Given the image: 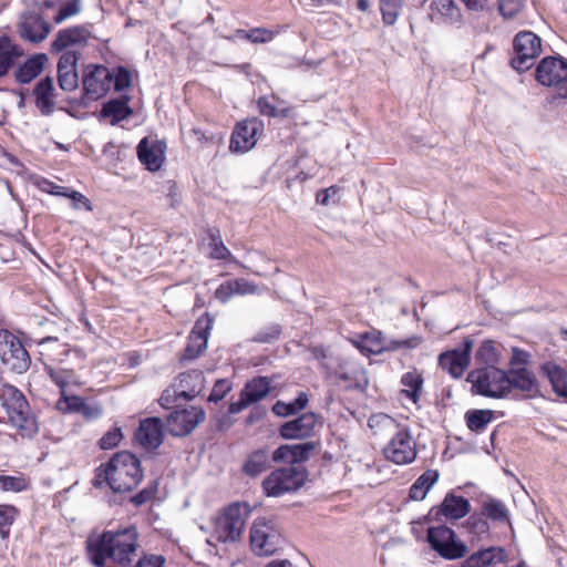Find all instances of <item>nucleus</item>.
Returning a JSON list of instances; mask_svg holds the SVG:
<instances>
[{
  "label": "nucleus",
  "instance_id": "6",
  "mask_svg": "<svg viewBox=\"0 0 567 567\" xmlns=\"http://www.w3.org/2000/svg\"><path fill=\"white\" fill-rule=\"evenodd\" d=\"M542 52L543 41L536 33L527 30L519 31L513 40L509 64L515 71L524 73L535 65Z\"/></svg>",
  "mask_w": 567,
  "mask_h": 567
},
{
  "label": "nucleus",
  "instance_id": "53",
  "mask_svg": "<svg viewBox=\"0 0 567 567\" xmlns=\"http://www.w3.org/2000/svg\"><path fill=\"white\" fill-rule=\"evenodd\" d=\"M276 35V32L266 28H254L248 30L246 34V40L251 43H268Z\"/></svg>",
  "mask_w": 567,
  "mask_h": 567
},
{
  "label": "nucleus",
  "instance_id": "23",
  "mask_svg": "<svg viewBox=\"0 0 567 567\" xmlns=\"http://www.w3.org/2000/svg\"><path fill=\"white\" fill-rule=\"evenodd\" d=\"M401 424L402 422L386 413H372L367 422L368 435L371 439L383 441L391 437Z\"/></svg>",
  "mask_w": 567,
  "mask_h": 567
},
{
  "label": "nucleus",
  "instance_id": "52",
  "mask_svg": "<svg viewBox=\"0 0 567 567\" xmlns=\"http://www.w3.org/2000/svg\"><path fill=\"white\" fill-rule=\"evenodd\" d=\"M328 379L336 385L343 389H350L352 386V373L346 371L342 365H340L334 371L329 372Z\"/></svg>",
  "mask_w": 567,
  "mask_h": 567
},
{
  "label": "nucleus",
  "instance_id": "34",
  "mask_svg": "<svg viewBox=\"0 0 567 567\" xmlns=\"http://www.w3.org/2000/svg\"><path fill=\"white\" fill-rule=\"evenodd\" d=\"M137 156L141 163L153 172L159 169L164 161L163 151L156 145L150 144L146 137L137 145Z\"/></svg>",
  "mask_w": 567,
  "mask_h": 567
},
{
  "label": "nucleus",
  "instance_id": "1",
  "mask_svg": "<svg viewBox=\"0 0 567 567\" xmlns=\"http://www.w3.org/2000/svg\"><path fill=\"white\" fill-rule=\"evenodd\" d=\"M138 547V533L134 526L107 530L86 540L87 557L95 567H109V563L131 567Z\"/></svg>",
  "mask_w": 567,
  "mask_h": 567
},
{
  "label": "nucleus",
  "instance_id": "58",
  "mask_svg": "<svg viewBox=\"0 0 567 567\" xmlns=\"http://www.w3.org/2000/svg\"><path fill=\"white\" fill-rule=\"evenodd\" d=\"M112 82L114 83L115 91H123L131 86V74L125 68L120 66L113 75Z\"/></svg>",
  "mask_w": 567,
  "mask_h": 567
},
{
  "label": "nucleus",
  "instance_id": "10",
  "mask_svg": "<svg viewBox=\"0 0 567 567\" xmlns=\"http://www.w3.org/2000/svg\"><path fill=\"white\" fill-rule=\"evenodd\" d=\"M426 542L440 557L447 560L463 558L467 553V546L458 540L455 532L446 525L429 527Z\"/></svg>",
  "mask_w": 567,
  "mask_h": 567
},
{
  "label": "nucleus",
  "instance_id": "35",
  "mask_svg": "<svg viewBox=\"0 0 567 567\" xmlns=\"http://www.w3.org/2000/svg\"><path fill=\"white\" fill-rule=\"evenodd\" d=\"M440 474L436 470H426L411 485L409 498L412 501H423L432 486L439 481Z\"/></svg>",
  "mask_w": 567,
  "mask_h": 567
},
{
  "label": "nucleus",
  "instance_id": "51",
  "mask_svg": "<svg viewBox=\"0 0 567 567\" xmlns=\"http://www.w3.org/2000/svg\"><path fill=\"white\" fill-rule=\"evenodd\" d=\"M523 8V0H498V11L504 19L515 18Z\"/></svg>",
  "mask_w": 567,
  "mask_h": 567
},
{
  "label": "nucleus",
  "instance_id": "28",
  "mask_svg": "<svg viewBox=\"0 0 567 567\" xmlns=\"http://www.w3.org/2000/svg\"><path fill=\"white\" fill-rule=\"evenodd\" d=\"M400 383L402 385L400 395L420 408L424 384L423 374L417 369L413 368L412 370L402 374Z\"/></svg>",
  "mask_w": 567,
  "mask_h": 567
},
{
  "label": "nucleus",
  "instance_id": "7",
  "mask_svg": "<svg viewBox=\"0 0 567 567\" xmlns=\"http://www.w3.org/2000/svg\"><path fill=\"white\" fill-rule=\"evenodd\" d=\"M307 480L302 465H289L271 472L262 482L264 493L269 497H279L299 489Z\"/></svg>",
  "mask_w": 567,
  "mask_h": 567
},
{
  "label": "nucleus",
  "instance_id": "16",
  "mask_svg": "<svg viewBox=\"0 0 567 567\" xmlns=\"http://www.w3.org/2000/svg\"><path fill=\"white\" fill-rule=\"evenodd\" d=\"M205 420V412L197 406L175 410L166 419V429L173 436L188 435Z\"/></svg>",
  "mask_w": 567,
  "mask_h": 567
},
{
  "label": "nucleus",
  "instance_id": "27",
  "mask_svg": "<svg viewBox=\"0 0 567 567\" xmlns=\"http://www.w3.org/2000/svg\"><path fill=\"white\" fill-rule=\"evenodd\" d=\"M508 555L504 547L492 546L481 548L464 559L460 567H488L496 563L507 561Z\"/></svg>",
  "mask_w": 567,
  "mask_h": 567
},
{
  "label": "nucleus",
  "instance_id": "8",
  "mask_svg": "<svg viewBox=\"0 0 567 567\" xmlns=\"http://www.w3.org/2000/svg\"><path fill=\"white\" fill-rule=\"evenodd\" d=\"M475 393L494 399L508 395L507 372L496 367L476 369L468 374Z\"/></svg>",
  "mask_w": 567,
  "mask_h": 567
},
{
  "label": "nucleus",
  "instance_id": "22",
  "mask_svg": "<svg viewBox=\"0 0 567 567\" xmlns=\"http://www.w3.org/2000/svg\"><path fill=\"white\" fill-rule=\"evenodd\" d=\"M135 440L145 449H157L163 441V422L159 417H147L140 422Z\"/></svg>",
  "mask_w": 567,
  "mask_h": 567
},
{
  "label": "nucleus",
  "instance_id": "45",
  "mask_svg": "<svg viewBox=\"0 0 567 567\" xmlns=\"http://www.w3.org/2000/svg\"><path fill=\"white\" fill-rule=\"evenodd\" d=\"M464 527L467 529L468 533L476 536L487 534L489 530L488 522L486 520L485 516L481 511L471 514L470 517L464 523Z\"/></svg>",
  "mask_w": 567,
  "mask_h": 567
},
{
  "label": "nucleus",
  "instance_id": "39",
  "mask_svg": "<svg viewBox=\"0 0 567 567\" xmlns=\"http://www.w3.org/2000/svg\"><path fill=\"white\" fill-rule=\"evenodd\" d=\"M481 512L485 516L486 520L491 519L494 523L508 524L509 513L505 504L495 498L485 501L481 506Z\"/></svg>",
  "mask_w": 567,
  "mask_h": 567
},
{
  "label": "nucleus",
  "instance_id": "12",
  "mask_svg": "<svg viewBox=\"0 0 567 567\" xmlns=\"http://www.w3.org/2000/svg\"><path fill=\"white\" fill-rule=\"evenodd\" d=\"M0 359L4 365L16 373H24L31 364V359L19 340L8 330H0Z\"/></svg>",
  "mask_w": 567,
  "mask_h": 567
},
{
  "label": "nucleus",
  "instance_id": "25",
  "mask_svg": "<svg viewBox=\"0 0 567 567\" xmlns=\"http://www.w3.org/2000/svg\"><path fill=\"white\" fill-rule=\"evenodd\" d=\"M51 31V25L39 13L23 16L20 23V34L23 39L39 43L42 42Z\"/></svg>",
  "mask_w": 567,
  "mask_h": 567
},
{
  "label": "nucleus",
  "instance_id": "13",
  "mask_svg": "<svg viewBox=\"0 0 567 567\" xmlns=\"http://www.w3.org/2000/svg\"><path fill=\"white\" fill-rule=\"evenodd\" d=\"M471 512V504L464 496L455 495L453 492L446 493L440 505L433 506L427 515L424 516L425 523L447 520H458Z\"/></svg>",
  "mask_w": 567,
  "mask_h": 567
},
{
  "label": "nucleus",
  "instance_id": "56",
  "mask_svg": "<svg viewBox=\"0 0 567 567\" xmlns=\"http://www.w3.org/2000/svg\"><path fill=\"white\" fill-rule=\"evenodd\" d=\"M422 343V338L419 336H412L406 339L401 340H391L388 343V351H395L398 349H414L417 348Z\"/></svg>",
  "mask_w": 567,
  "mask_h": 567
},
{
  "label": "nucleus",
  "instance_id": "62",
  "mask_svg": "<svg viewBox=\"0 0 567 567\" xmlns=\"http://www.w3.org/2000/svg\"><path fill=\"white\" fill-rule=\"evenodd\" d=\"M235 295L236 289H234L233 280L221 284L215 291V297L221 302H227Z\"/></svg>",
  "mask_w": 567,
  "mask_h": 567
},
{
  "label": "nucleus",
  "instance_id": "61",
  "mask_svg": "<svg viewBox=\"0 0 567 567\" xmlns=\"http://www.w3.org/2000/svg\"><path fill=\"white\" fill-rule=\"evenodd\" d=\"M234 289H236V295L245 296V295H255L258 292V286L255 284L240 278L233 280Z\"/></svg>",
  "mask_w": 567,
  "mask_h": 567
},
{
  "label": "nucleus",
  "instance_id": "46",
  "mask_svg": "<svg viewBox=\"0 0 567 567\" xmlns=\"http://www.w3.org/2000/svg\"><path fill=\"white\" fill-rule=\"evenodd\" d=\"M431 10L449 20H454L460 16V10L453 0H433Z\"/></svg>",
  "mask_w": 567,
  "mask_h": 567
},
{
  "label": "nucleus",
  "instance_id": "26",
  "mask_svg": "<svg viewBox=\"0 0 567 567\" xmlns=\"http://www.w3.org/2000/svg\"><path fill=\"white\" fill-rule=\"evenodd\" d=\"M317 423V415L308 412L288 421L280 426L279 433L284 439L295 440L310 436Z\"/></svg>",
  "mask_w": 567,
  "mask_h": 567
},
{
  "label": "nucleus",
  "instance_id": "43",
  "mask_svg": "<svg viewBox=\"0 0 567 567\" xmlns=\"http://www.w3.org/2000/svg\"><path fill=\"white\" fill-rule=\"evenodd\" d=\"M475 360L478 364L495 367L498 362V352L494 342L491 340L482 342L476 351Z\"/></svg>",
  "mask_w": 567,
  "mask_h": 567
},
{
  "label": "nucleus",
  "instance_id": "50",
  "mask_svg": "<svg viewBox=\"0 0 567 567\" xmlns=\"http://www.w3.org/2000/svg\"><path fill=\"white\" fill-rule=\"evenodd\" d=\"M59 85L63 91H73L79 86L76 69H58Z\"/></svg>",
  "mask_w": 567,
  "mask_h": 567
},
{
  "label": "nucleus",
  "instance_id": "38",
  "mask_svg": "<svg viewBox=\"0 0 567 567\" xmlns=\"http://www.w3.org/2000/svg\"><path fill=\"white\" fill-rule=\"evenodd\" d=\"M270 464L268 452L264 449L250 453L243 464V472L247 476L256 477L265 472Z\"/></svg>",
  "mask_w": 567,
  "mask_h": 567
},
{
  "label": "nucleus",
  "instance_id": "63",
  "mask_svg": "<svg viewBox=\"0 0 567 567\" xmlns=\"http://www.w3.org/2000/svg\"><path fill=\"white\" fill-rule=\"evenodd\" d=\"M79 12V6L75 1L68 2L64 7L59 9L58 13L54 16L53 20L55 23H61L65 19Z\"/></svg>",
  "mask_w": 567,
  "mask_h": 567
},
{
  "label": "nucleus",
  "instance_id": "47",
  "mask_svg": "<svg viewBox=\"0 0 567 567\" xmlns=\"http://www.w3.org/2000/svg\"><path fill=\"white\" fill-rule=\"evenodd\" d=\"M84 400L78 395H66L62 392L61 398L56 401V409L63 413H80Z\"/></svg>",
  "mask_w": 567,
  "mask_h": 567
},
{
  "label": "nucleus",
  "instance_id": "59",
  "mask_svg": "<svg viewBox=\"0 0 567 567\" xmlns=\"http://www.w3.org/2000/svg\"><path fill=\"white\" fill-rule=\"evenodd\" d=\"M121 440H122L121 430L113 429V430L109 431L107 433H105L101 437L100 446L103 450H110V449L117 446V444L121 442Z\"/></svg>",
  "mask_w": 567,
  "mask_h": 567
},
{
  "label": "nucleus",
  "instance_id": "5",
  "mask_svg": "<svg viewBox=\"0 0 567 567\" xmlns=\"http://www.w3.org/2000/svg\"><path fill=\"white\" fill-rule=\"evenodd\" d=\"M535 80L551 89L555 97L567 99V59L560 55L543 58L535 69Z\"/></svg>",
  "mask_w": 567,
  "mask_h": 567
},
{
  "label": "nucleus",
  "instance_id": "29",
  "mask_svg": "<svg viewBox=\"0 0 567 567\" xmlns=\"http://www.w3.org/2000/svg\"><path fill=\"white\" fill-rule=\"evenodd\" d=\"M357 350L367 357L375 355L388 351V343L380 330L370 328L368 331L357 334Z\"/></svg>",
  "mask_w": 567,
  "mask_h": 567
},
{
  "label": "nucleus",
  "instance_id": "44",
  "mask_svg": "<svg viewBox=\"0 0 567 567\" xmlns=\"http://www.w3.org/2000/svg\"><path fill=\"white\" fill-rule=\"evenodd\" d=\"M404 0H380L382 20L386 25H393L403 8Z\"/></svg>",
  "mask_w": 567,
  "mask_h": 567
},
{
  "label": "nucleus",
  "instance_id": "55",
  "mask_svg": "<svg viewBox=\"0 0 567 567\" xmlns=\"http://www.w3.org/2000/svg\"><path fill=\"white\" fill-rule=\"evenodd\" d=\"M231 390V383L230 381L226 379L217 380L214 384V388L209 394L208 401L210 402H218L223 400L227 393Z\"/></svg>",
  "mask_w": 567,
  "mask_h": 567
},
{
  "label": "nucleus",
  "instance_id": "36",
  "mask_svg": "<svg viewBox=\"0 0 567 567\" xmlns=\"http://www.w3.org/2000/svg\"><path fill=\"white\" fill-rule=\"evenodd\" d=\"M132 114L127 97L114 99L106 102L102 110L103 117H111V124L116 125L121 121L126 120Z\"/></svg>",
  "mask_w": 567,
  "mask_h": 567
},
{
  "label": "nucleus",
  "instance_id": "37",
  "mask_svg": "<svg viewBox=\"0 0 567 567\" xmlns=\"http://www.w3.org/2000/svg\"><path fill=\"white\" fill-rule=\"evenodd\" d=\"M22 50L7 37H0V78L8 74Z\"/></svg>",
  "mask_w": 567,
  "mask_h": 567
},
{
  "label": "nucleus",
  "instance_id": "19",
  "mask_svg": "<svg viewBox=\"0 0 567 567\" xmlns=\"http://www.w3.org/2000/svg\"><path fill=\"white\" fill-rule=\"evenodd\" d=\"M213 326V318L208 315L199 318L189 334L187 347L182 360H193L199 357L207 348L208 332Z\"/></svg>",
  "mask_w": 567,
  "mask_h": 567
},
{
  "label": "nucleus",
  "instance_id": "32",
  "mask_svg": "<svg viewBox=\"0 0 567 567\" xmlns=\"http://www.w3.org/2000/svg\"><path fill=\"white\" fill-rule=\"evenodd\" d=\"M89 38V32L82 27H73L59 31L52 42V51L61 52L70 45L84 44Z\"/></svg>",
  "mask_w": 567,
  "mask_h": 567
},
{
  "label": "nucleus",
  "instance_id": "48",
  "mask_svg": "<svg viewBox=\"0 0 567 567\" xmlns=\"http://www.w3.org/2000/svg\"><path fill=\"white\" fill-rule=\"evenodd\" d=\"M210 237V257L218 260H227L231 257V252L229 249L224 245L218 230H212L209 233Z\"/></svg>",
  "mask_w": 567,
  "mask_h": 567
},
{
  "label": "nucleus",
  "instance_id": "11",
  "mask_svg": "<svg viewBox=\"0 0 567 567\" xmlns=\"http://www.w3.org/2000/svg\"><path fill=\"white\" fill-rule=\"evenodd\" d=\"M384 457L396 464H411L417 456L416 442L408 424L402 423L383 447Z\"/></svg>",
  "mask_w": 567,
  "mask_h": 567
},
{
  "label": "nucleus",
  "instance_id": "49",
  "mask_svg": "<svg viewBox=\"0 0 567 567\" xmlns=\"http://www.w3.org/2000/svg\"><path fill=\"white\" fill-rule=\"evenodd\" d=\"M16 515L17 511L13 506L0 505V537L2 539L9 536Z\"/></svg>",
  "mask_w": 567,
  "mask_h": 567
},
{
  "label": "nucleus",
  "instance_id": "60",
  "mask_svg": "<svg viewBox=\"0 0 567 567\" xmlns=\"http://www.w3.org/2000/svg\"><path fill=\"white\" fill-rule=\"evenodd\" d=\"M258 107H259V111L261 114L271 116V117H275L278 115L286 116L288 113L287 110L278 111V109L270 102L269 97H267V96H262L258 100Z\"/></svg>",
  "mask_w": 567,
  "mask_h": 567
},
{
  "label": "nucleus",
  "instance_id": "2",
  "mask_svg": "<svg viewBox=\"0 0 567 567\" xmlns=\"http://www.w3.org/2000/svg\"><path fill=\"white\" fill-rule=\"evenodd\" d=\"M142 478L141 461L131 452L122 451L95 470L93 485H107L114 493H126L133 491Z\"/></svg>",
  "mask_w": 567,
  "mask_h": 567
},
{
  "label": "nucleus",
  "instance_id": "40",
  "mask_svg": "<svg viewBox=\"0 0 567 567\" xmlns=\"http://www.w3.org/2000/svg\"><path fill=\"white\" fill-rule=\"evenodd\" d=\"M465 422L467 427L475 433H482L494 419L492 410H468L465 413Z\"/></svg>",
  "mask_w": 567,
  "mask_h": 567
},
{
  "label": "nucleus",
  "instance_id": "21",
  "mask_svg": "<svg viewBox=\"0 0 567 567\" xmlns=\"http://www.w3.org/2000/svg\"><path fill=\"white\" fill-rule=\"evenodd\" d=\"M34 103L41 115L50 116L55 110L56 91L52 78L41 79L33 87Z\"/></svg>",
  "mask_w": 567,
  "mask_h": 567
},
{
  "label": "nucleus",
  "instance_id": "3",
  "mask_svg": "<svg viewBox=\"0 0 567 567\" xmlns=\"http://www.w3.org/2000/svg\"><path fill=\"white\" fill-rule=\"evenodd\" d=\"M1 398L11 424L21 435L32 436L38 433L35 417L30 413L28 401L21 391L13 385H7L2 390Z\"/></svg>",
  "mask_w": 567,
  "mask_h": 567
},
{
  "label": "nucleus",
  "instance_id": "15",
  "mask_svg": "<svg viewBox=\"0 0 567 567\" xmlns=\"http://www.w3.org/2000/svg\"><path fill=\"white\" fill-rule=\"evenodd\" d=\"M113 74L103 65H87L84 70L82 85L85 96L95 101L104 96L111 87Z\"/></svg>",
  "mask_w": 567,
  "mask_h": 567
},
{
  "label": "nucleus",
  "instance_id": "42",
  "mask_svg": "<svg viewBox=\"0 0 567 567\" xmlns=\"http://www.w3.org/2000/svg\"><path fill=\"white\" fill-rule=\"evenodd\" d=\"M51 380L61 389V393L65 392V388L70 384H79V378L74 370L63 368H45Z\"/></svg>",
  "mask_w": 567,
  "mask_h": 567
},
{
  "label": "nucleus",
  "instance_id": "18",
  "mask_svg": "<svg viewBox=\"0 0 567 567\" xmlns=\"http://www.w3.org/2000/svg\"><path fill=\"white\" fill-rule=\"evenodd\" d=\"M264 131V124L258 118H250L237 124L233 132L229 148L231 152L245 153L251 150L257 136Z\"/></svg>",
  "mask_w": 567,
  "mask_h": 567
},
{
  "label": "nucleus",
  "instance_id": "57",
  "mask_svg": "<svg viewBox=\"0 0 567 567\" xmlns=\"http://www.w3.org/2000/svg\"><path fill=\"white\" fill-rule=\"evenodd\" d=\"M179 398H182L181 392L174 383L163 391L158 402L163 408L169 409Z\"/></svg>",
  "mask_w": 567,
  "mask_h": 567
},
{
  "label": "nucleus",
  "instance_id": "64",
  "mask_svg": "<svg viewBox=\"0 0 567 567\" xmlns=\"http://www.w3.org/2000/svg\"><path fill=\"white\" fill-rule=\"evenodd\" d=\"M103 413L102 406L97 403L90 404L87 402H84L80 414L83 415V417L87 421L96 420L99 419Z\"/></svg>",
  "mask_w": 567,
  "mask_h": 567
},
{
  "label": "nucleus",
  "instance_id": "24",
  "mask_svg": "<svg viewBox=\"0 0 567 567\" xmlns=\"http://www.w3.org/2000/svg\"><path fill=\"white\" fill-rule=\"evenodd\" d=\"M315 447L316 444L312 442L285 444L275 450L272 453V461L288 463L290 465H300V463L310 457Z\"/></svg>",
  "mask_w": 567,
  "mask_h": 567
},
{
  "label": "nucleus",
  "instance_id": "33",
  "mask_svg": "<svg viewBox=\"0 0 567 567\" xmlns=\"http://www.w3.org/2000/svg\"><path fill=\"white\" fill-rule=\"evenodd\" d=\"M48 58L44 53L29 58L16 72L14 78L21 84L30 83L43 70Z\"/></svg>",
  "mask_w": 567,
  "mask_h": 567
},
{
  "label": "nucleus",
  "instance_id": "41",
  "mask_svg": "<svg viewBox=\"0 0 567 567\" xmlns=\"http://www.w3.org/2000/svg\"><path fill=\"white\" fill-rule=\"evenodd\" d=\"M308 401V395L305 392H300L292 402L277 401L272 406V412L278 416L297 414L307 406Z\"/></svg>",
  "mask_w": 567,
  "mask_h": 567
},
{
  "label": "nucleus",
  "instance_id": "20",
  "mask_svg": "<svg viewBox=\"0 0 567 567\" xmlns=\"http://www.w3.org/2000/svg\"><path fill=\"white\" fill-rule=\"evenodd\" d=\"M508 394L512 390H517L525 398H535L539 394V385L534 372L525 367L511 368L507 372Z\"/></svg>",
  "mask_w": 567,
  "mask_h": 567
},
{
  "label": "nucleus",
  "instance_id": "14",
  "mask_svg": "<svg viewBox=\"0 0 567 567\" xmlns=\"http://www.w3.org/2000/svg\"><path fill=\"white\" fill-rule=\"evenodd\" d=\"M472 347L473 341L470 338H465L462 348L449 350L439 355V367L453 379L461 378L471 363Z\"/></svg>",
  "mask_w": 567,
  "mask_h": 567
},
{
  "label": "nucleus",
  "instance_id": "4",
  "mask_svg": "<svg viewBox=\"0 0 567 567\" xmlns=\"http://www.w3.org/2000/svg\"><path fill=\"white\" fill-rule=\"evenodd\" d=\"M250 547L258 556H271L280 550L286 539L274 518H256L250 527Z\"/></svg>",
  "mask_w": 567,
  "mask_h": 567
},
{
  "label": "nucleus",
  "instance_id": "9",
  "mask_svg": "<svg viewBox=\"0 0 567 567\" xmlns=\"http://www.w3.org/2000/svg\"><path fill=\"white\" fill-rule=\"evenodd\" d=\"M249 515V506L244 503L230 504L216 519L214 535L218 542H236L240 538Z\"/></svg>",
  "mask_w": 567,
  "mask_h": 567
},
{
  "label": "nucleus",
  "instance_id": "17",
  "mask_svg": "<svg viewBox=\"0 0 567 567\" xmlns=\"http://www.w3.org/2000/svg\"><path fill=\"white\" fill-rule=\"evenodd\" d=\"M270 380L267 377H255L247 381L240 396L237 401L231 402L228 408L230 414H237L249 405L264 400L270 392Z\"/></svg>",
  "mask_w": 567,
  "mask_h": 567
},
{
  "label": "nucleus",
  "instance_id": "30",
  "mask_svg": "<svg viewBox=\"0 0 567 567\" xmlns=\"http://www.w3.org/2000/svg\"><path fill=\"white\" fill-rule=\"evenodd\" d=\"M205 377L199 370L181 373L175 382L177 390L185 400H192L204 389Z\"/></svg>",
  "mask_w": 567,
  "mask_h": 567
},
{
  "label": "nucleus",
  "instance_id": "54",
  "mask_svg": "<svg viewBox=\"0 0 567 567\" xmlns=\"http://www.w3.org/2000/svg\"><path fill=\"white\" fill-rule=\"evenodd\" d=\"M0 487L3 491L20 492L27 487V483L21 476L0 475Z\"/></svg>",
  "mask_w": 567,
  "mask_h": 567
},
{
  "label": "nucleus",
  "instance_id": "31",
  "mask_svg": "<svg viewBox=\"0 0 567 567\" xmlns=\"http://www.w3.org/2000/svg\"><path fill=\"white\" fill-rule=\"evenodd\" d=\"M542 373L549 381L553 391L567 400V371L555 362H545L540 367Z\"/></svg>",
  "mask_w": 567,
  "mask_h": 567
}]
</instances>
